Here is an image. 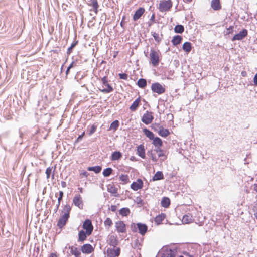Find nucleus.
I'll return each mask as SVG.
<instances>
[{
  "mask_svg": "<svg viewBox=\"0 0 257 257\" xmlns=\"http://www.w3.org/2000/svg\"><path fill=\"white\" fill-rule=\"evenodd\" d=\"M161 57V53L159 50L151 48L149 54L150 63L152 66L156 67L160 63Z\"/></svg>",
  "mask_w": 257,
  "mask_h": 257,
  "instance_id": "1",
  "label": "nucleus"
},
{
  "mask_svg": "<svg viewBox=\"0 0 257 257\" xmlns=\"http://www.w3.org/2000/svg\"><path fill=\"white\" fill-rule=\"evenodd\" d=\"M131 229L133 232H137L138 231L141 235H144L148 230V226L146 224L142 223L139 222L136 224L132 223L131 225Z\"/></svg>",
  "mask_w": 257,
  "mask_h": 257,
  "instance_id": "2",
  "label": "nucleus"
},
{
  "mask_svg": "<svg viewBox=\"0 0 257 257\" xmlns=\"http://www.w3.org/2000/svg\"><path fill=\"white\" fill-rule=\"evenodd\" d=\"M173 6L171 0H161L158 9L161 12H166L170 10Z\"/></svg>",
  "mask_w": 257,
  "mask_h": 257,
  "instance_id": "3",
  "label": "nucleus"
},
{
  "mask_svg": "<svg viewBox=\"0 0 257 257\" xmlns=\"http://www.w3.org/2000/svg\"><path fill=\"white\" fill-rule=\"evenodd\" d=\"M151 89L153 92L157 93L159 95L164 93L166 91L165 86L162 85L159 82L152 83Z\"/></svg>",
  "mask_w": 257,
  "mask_h": 257,
  "instance_id": "4",
  "label": "nucleus"
},
{
  "mask_svg": "<svg viewBox=\"0 0 257 257\" xmlns=\"http://www.w3.org/2000/svg\"><path fill=\"white\" fill-rule=\"evenodd\" d=\"M154 117L152 112L147 111L143 114L141 119L142 121L146 124H149L152 123Z\"/></svg>",
  "mask_w": 257,
  "mask_h": 257,
  "instance_id": "5",
  "label": "nucleus"
},
{
  "mask_svg": "<svg viewBox=\"0 0 257 257\" xmlns=\"http://www.w3.org/2000/svg\"><path fill=\"white\" fill-rule=\"evenodd\" d=\"M82 227L83 229L86 230L88 235H90L93 229V226L92 225L91 221L90 219H86L83 222Z\"/></svg>",
  "mask_w": 257,
  "mask_h": 257,
  "instance_id": "6",
  "label": "nucleus"
},
{
  "mask_svg": "<svg viewBox=\"0 0 257 257\" xmlns=\"http://www.w3.org/2000/svg\"><path fill=\"white\" fill-rule=\"evenodd\" d=\"M161 257H176V251L169 248H163Z\"/></svg>",
  "mask_w": 257,
  "mask_h": 257,
  "instance_id": "7",
  "label": "nucleus"
},
{
  "mask_svg": "<svg viewBox=\"0 0 257 257\" xmlns=\"http://www.w3.org/2000/svg\"><path fill=\"white\" fill-rule=\"evenodd\" d=\"M101 81L103 84L106 86L107 88L100 90L101 92L104 93H108L112 92L113 90L112 87L108 84L107 78L106 76H104L103 78H102Z\"/></svg>",
  "mask_w": 257,
  "mask_h": 257,
  "instance_id": "8",
  "label": "nucleus"
},
{
  "mask_svg": "<svg viewBox=\"0 0 257 257\" xmlns=\"http://www.w3.org/2000/svg\"><path fill=\"white\" fill-rule=\"evenodd\" d=\"M248 34V31L246 29H243L242 31H241L239 33L235 35L231 40L232 41H234L236 40H242L244 38L247 36Z\"/></svg>",
  "mask_w": 257,
  "mask_h": 257,
  "instance_id": "9",
  "label": "nucleus"
},
{
  "mask_svg": "<svg viewBox=\"0 0 257 257\" xmlns=\"http://www.w3.org/2000/svg\"><path fill=\"white\" fill-rule=\"evenodd\" d=\"M143 186V181L141 179H138L136 181H134L131 185V188L134 191H137L142 188Z\"/></svg>",
  "mask_w": 257,
  "mask_h": 257,
  "instance_id": "10",
  "label": "nucleus"
},
{
  "mask_svg": "<svg viewBox=\"0 0 257 257\" xmlns=\"http://www.w3.org/2000/svg\"><path fill=\"white\" fill-rule=\"evenodd\" d=\"M73 203L75 206L78 207L79 209L83 208V203L80 195L78 194L75 196L73 199Z\"/></svg>",
  "mask_w": 257,
  "mask_h": 257,
  "instance_id": "11",
  "label": "nucleus"
},
{
  "mask_svg": "<svg viewBox=\"0 0 257 257\" xmlns=\"http://www.w3.org/2000/svg\"><path fill=\"white\" fill-rule=\"evenodd\" d=\"M115 227L118 233H125L126 232L125 224L122 221L116 222Z\"/></svg>",
  "mask_w": 257,
  "mask_h": 257,
  "instance_id": "12",
  "label": "nucleus"
},
{
  "mask_svg": "<svg viewBox=\"0 0 257 257\" xmlns=\"http://www.w3.org/2000/svg\"><path fill=\"white\" fill-rule=\"evenodd\" d=\"M69 218V215L67 214H64L59 219L57 222V226L60 228H62L66 224Z\"/></svg>",
  "mask_w": 257,
  "mask_h": 257,
  "instance_id": "13",
  "label": "nucleus"
},
{
  "mask_svg": "<svg viewBox=\"0 0 257 257\" xmlns=\"http://www.w3.org/2000/svg\"><path fill=\"white\" fill-rule=\"evenodd\" d=\"M145 9L143 7H140L137 9L133 16L134 21L139 20L145 13Z\"/></svg>",
  "mask_w": 257,
  "mask_h": 257,
  "instance_id": "14",
  "label": "nucleus"
},
{
  "mask_svg": "<svg viewBox=\"0 0 257 257\" xmlns=\"http://www.w3.org/2000/svg\"><path fill=\"white\" fill-rule=\"evenodd\" d=\"M81 249L83 253L86 254H89L94 250V248L92 246L88 243L83 245Z\"/></svg>",
  "mask_w": 257,
  "mask_h": 257,
  "instance_id": "15",
  "label": "nucleus"
},
{
  "mask_svg": "<svg viewBox=\"0 0 257 257\" xmlns=\"http://www.w3.org/2000/svg\"><path fill=\"white\" fill-rule=\"evenodd\" d=\"M137 154L142 159H145L146 153L145 147L143 144H141L137 147Z\"/></svg>",
  "mask_w": 257,
  "mask_h": 257,
  "instance_id": "16",
  "label": "nucleus"
},
{
  "mask_svg": "<svg viewBox=\"0 0 257 257\" xmlns=\"http://www.w3.org/2000/svg\"><path fill=\"white\" fill-rule=\"evenodd\" d=\"M140 102L141 98L139 96L133 102L132 105L130 106V110L132 112L135 111L139 107V106L140 105Z\"/></svg>",
  "mask_w": 257,
  "mask_h": 257,
  "instance_id": "17",
  "label": "nucleus"
},
{
  "mask_svg": "<svg viewBox=\"0 0 257 257\" xmlns=\"http://www.w3.org/2000/svg\"><path fill=\"white\" fill-rule=\"evenodd\" d=\"M211 7L215 11L219 10L221 9V5L220 0H212Z\"/></svg>",
  "mask_w": 257,
  "mask_h": 257,
  "instance_id": "18",
  "label": "nucleus"
},
{
  "mask_svg": "<svg viewBox=\"0 0 257 257\" xmlns=\"http://www.w3.org/2000/svg\"><path fill=\"white\" fill-rule=\"evenodd\" d=\"M109 241L110 245L113 247H116L118 245V241L116 236L111 235L109 237Z\"/></svg>",
  "mask_w": 257,
  "mask_h": 257,
  "instance_id": "19",
  "label": "nucleus"
},
{
  "mask_svg": "<svg viewBox=\"0 0 257 257\" xmlns=\"http://www.w3.org/2000/svg\"><path fill=\"white\" fill-rule=\"evenodd\" d=\"M107 252L110 257H117L119 255L120 252V249L117 248L116 249H107Z\"/></svg>",
  "mask_w": 257,
  "mask_h": 257,
  "instance_id": "20",
  "label": "nucleus"
},
{
  "mask_svg": "<svg viewBox=\"0 0 257 257\" xmlns=\"http://www.w3.org/2000/svg\"><path fill=\"white\" fill-rule=\"evenodd\" d=\"M152 140L153 141L152 144L155 147L159 148L162 146L163 142L160 138L156 137H154Z\"/></svg>",
  "mask_w": 257,
  "mask_h": 257,
  "instance_id": "21",
  "label": "nucleus"
},
{
  "mask_svg": "<svg viewBox=\"0 0 257 257\" xmlns=\"http://www.w3.org/2000/svg\"><path fill=\"white\" fill-rule=\"evenodd\" d=\"M87 233L86 231H84L82 230L78 233V241L80 242H83L86 240L87 237Z\"/></svg>",
  "mask_w": 257,
  "mask_h": 257,
  "instance_id": "22",
  "label": "nucleus"
},
{
  "mask_svg": "<svg viewBox=\"0 0 257 257\" xmlns=\"http://www.w3.org/2000/svg\"><path fill=\"white\" fill-rule=\"evenodd\" d=\"M69 248L70 249V252L72 254L74 255L75 257H79L81 254V252L78 249L77 247L73 246H70Z\"/></svg>",
  "mask_w": 257,
  "mask_h": 257,
  "instance_id": "23",
  "label": "nucleus"
},
{
  "mask_svg": "<svg viewBox=\"0 0 257 257\" xmlns=\"http://www.w3.org/2000/svg\"><path fill=\"white\" fill-rule=\"evenodd\" d=\"M158 134L163 137H166L170 135V132L167 128L161 127L158 132Z\"/></svg>",
  "mask_w": 257,
  "mask_h": 257,
  "instance_id": "24",
  "label": "nucleus"
},
{
  "mask_svg": "<svg viewBox=\"0 0 257 257\" xmlns=\"http://www.w3.org/2000/svg\"><path fill=\"white\" fill-rule=\"evenodd\" d=\"M182 49L186 53H189L192 49L191 43L189 42H185L183 44Z\"/></svg>",
  "mask_w": 257,
  "mask_h": 257,
  "instance_id": "25",
  "label": "nucleus"
},
{
  "mask_svg": "<svg viewBox=\"0 0 257 257\" xmlns=\"http://www.w3.org/2000/svg\"><path fill=\"white\" fill-rule=\"evenodd\" d=\"M192 220V216L190 214H187L183 216L182 222L183 223L188 224L190 223Z\"/></svg>",
  "mask_w": 257,
  "mask_h": 257,
  "instance_id": "26",
  "label": "nucleus"
},
{
  "mask_svg": "<svg viewBox=\"0 0 257 257\" xmlns=\"http://www.w3.org/2000/svg\"><path fill=\"white\" fill-rule=\"evenodd\" d=\"M107 191L114 196H116V194L117 193V189L114 185L109 184L107 186Z\"/></svg>",
  "mask_w": 257,
  "mask_h": 257,
  "instance_id": "27",
  "label": "nucleus"
},
{
  "mask_svg": "<svg viewBox=\"0 0 257 257\" xmlns=\"http://www.w3.org/2000/svg\"><path fill=\"white\" fill-rule=\"evenodd\" d=\"M182 38L179 35H176L173 37L171 42L173 45L176 46L181 43Z\"/></svg>",
  "mask_w": 257,
  "mask_h": 257,
  "instance_id": "28",
  "label": "nucleus"
},
{
  "mask_svg": "<svg viewBox=\"0 0 257 257\" xmlns=\"http://www.w3.org/2000/svg\"><path fill=\"white\" fill-rule=\"evenodd\" d=\"M164 179V175L161 171H157L154 176L152 178V180L153 181H157V180H160Z\"/></svg>",
  "mask_w": 257,
  "mask_h": 257,
  "instance_id": "29",
  "label": "nucleus"
},
{
  "mask_svg": "<svg viewBox=\"0 0 257 257\" xmlns=\"http://www.w3.org/2000/svg\"><path fill=\"white\" fill-rule=\"evenodd\" d=\"M165 215L164 213H161L156 216L155 218L154 221L157 225L161 224L162 221L164 219Z\"/></svg>",
  "mask_w": 257,
  "mask_h": 257,
  "instance_id": "30",
  "label": "nucleus"
},
{
  "mask_svg": "<svg viewBox=\"0 0 257 257\" xmlns=\"http://www.w3.org/2000/svg\"><path fill=\"white\" fill-rule=\"evenodd\" d=\"M161 206L163 207L167 208L170 204V200L169 198L167 197H164L162 198L161 201Z\"/></svg>",
  "mask_w": 257,
  "mask_h": 257,
  "instance_id": "31",
  "label": "nucleus"
},
{
  "mask_svg": "<svg viewBox=\"0 0 257 257\" xmlns=\"http://www.w3.org/2000/svg\"><path fill=\"white\" fill-rule=\"evenodd\" d=\"M143 131L146 137H147L150 140H152L155 137V135L153 133L147 128H144Z\"/></svg>",
  "mask_w": 257,
  "mask_h": 257,
  "instance_id": "32",
  "label": "nucleus"
},
{
  "mask_svg": "<svg viewBox=\"0 0 257 257\" xmlns=\"http://www.w3.org/2000/svg\"><path fill=\"white\" fill-rule=\"evenodd\" d=\"M157 155L161 160H165L167 159L166 152L162 150L159 149L157 151Z\"/></svg>",
  "mask_w": 257,
  "mask_h": 257,
  "instance_id": "33",
  "label": "nucleus"
},
{
  "mask_svg": "<svg viewBox=\"0 0 257 257\" xmlns=\"http://www.w3.org/2000/svg\"><path fill=\"white\" fill-rule=\"evenodd\" d=\"M102 168L100 166H95L92 167H88L87 170L89 171H93L95 173L97 174L101 172Z\"/></svg>",
  "mask_w": 257,
  "mask_h": 257,
  "instance_id": "34",
  "label": "nucleus"
},
{
  "mask_svg": "<svg viewBox=\"0 0 257 257\" xmlns=\"http://www.w3.org/2000/svg\"><path fill=\"white\" fill-rule=\"evenodd\" d=\"M130 212V209L127 207H123L119 210V214L122 216H127Z\"/></svg>",
  "mask_w": 257,
  "mask_h": 257,
  "instance_id": "35",
  "label": "nucleus"
},
{
  "mask_svg": "<svg viewBox=\"0 0 257 257\" xmlns=\"http://www.w3.org/2000/svg\"><path fill=\"white\" fill-rule=\"evenodd\" d=\"M138 86L141 88H144L147 86V81L143 78L139 79L137 82Z\"/></svg>",
  "mask_w": 257,
  "mask_h": 257,
  "instance_id": "36",
  "label": "nucleus"
},
{
  "mask_svg": "<svg viewBox=\"0 0 257 257\" xmlns=\"http://www.w3.org/2000/svg\"><path fill=\"white\" fill-rule=\"evenodd\" d=\"M119 126V121L117 120H114L113 121L109 127L110 130H113L114 131H115Z\"/></svg>",
  "mask_w": 257,
  "mask_h": 257,
  "instance_id": "37",
  "label": "nucleus"
},
{
  "mask_svg": "<svg viewBox=\"0 0 257 257\" xmlns=\"http://www.w3.org/2000/svg\"><path fill=\"white\" fill-rule=\"evenodd\" d=\"M122 155L121 153L119 151H116L113 153L111 156V159L113 160H117L120 159Z\"/></svg>",
  "mask_w": 257,
  "mask_h": 257,
  "instance_id": "38",
  "label": "nucleus"
},
{
  "mask_svg": "<svg viewBox=\"0 0 257 257\" xmlns=\"http://www.w3.org/2000/svg\"><path fill=\"white\" fill-rule=\"evenodd\" d=\"M90 5L93 7L95 13L97 14L98 13V9L99 7V5L98 4L97 1L92 0L91 4Z\"/></svg>",
  "mask_w": 257,
  "mask_h": 257,
  "instance_id": "39",
  "label": "nucleus"
},
{
  "mask_svg": "<svg viewBox=\"0 0 257 257\" xmlns=\"http://www.w3.org/2000/svg\"><path fill=\"white\" fill-rule=\"evenodd\" d=\"M112 172L113 169L111 168L108 167L103 170L102 174L104 177H108L112 174Z\"/></svg>",
  "mask_w": 257,
  "mask_h": 257,
  "instance_id": "40",
  "label": "nucleus"
},
{
  "mask_svg": "<svg viewBox=\"0 0 257 257\" xmlns=\"http://www.w3.org/2000/svg\"><path fill=\"white\" fill-rule=\"evenodd\" d=\"M174 31L177 33H182L184 31V28L183 25H178L175 27Z\"/></svg>",
  "mask_w": 257,
  "mask_h": 257,
  "instance_id": "41",
  "label": "nucleus"
},
{
  "mask_svg": "<svg viewBox=\"0 0 257 257\" xmlns=\"http://www.w3.org/2000/svg\"><path fill=\"white\" fill-rule=\"evenodd\" d=\"M182 253L186 257H195L196 256V253L194 251H190L189 252L187 251H183Z\"/></svg>",
  "mask_w": 257,
  "mask_h": 257,
  "instance_id": "42",
  "label": "nucleus"
},
{
  "mask_svg": "<svg viewBox=\"0 0 257 257\" xmlns=\"http://www.w3.org/2000/svg\"><path fill=\"white\" fill-rule=\"evenodd\" d=\"M71 208L68 204H66L63 209L62 212H64V214H67L68 215H69L70 212L71 211Z\"/></svg>",
  "mask_w": 257,
  "mask_h": 257,
  "instance_id": "43",
  "label": "nucleus"
},
{
  "mask_svg": "<svg viewBox=\"0 0 257 257\" xmlns=\"http://www.w3.org/2000/svg\"><path fill=\"white\" fill-rule=\"evenodd\" d=\"M135 202L139 205V207L143 206L144 204V201L140 197H137L135 200Z\"/></svg>",
  "mask_w": 257,
  "mask_h": 257,
  "instance_id": "44",
  "label": "nucleus"
},
{
  "mask_svg": "<svg viewBox=\"0 0 257 257\" xmlns=\"http://www.w3.org/2000/svg\"><path fill=\"white\" fill-rule=\"evenodd\" d=\"M141 246L142 244L139 242V240L138 239H136V240L135 241L134 248L135 249L140 250L141 248Z\"/></svg>",
  "mask_w": 257,
  "mask_h": 257,
  "instance_id": "45",
  "label": "nucleus"
},
{
  "mask_svg": "<svg viewBox=\"0 0 257 257\" xmlns=\"http://www.w3.org/2000/svg\"><path fill=\"white\" fill-rule=\"evenodd\" d=\"M104 224L105 226L110 227L112 225V221L110 218H107L104 222Z\"/></svg>",
  "mask_w": 257,
  "mask_h": 257,
  "instance_id": "46",
  "label": "nucleus"
},
{
  "mask_svg": "<svg viewBox=\"0 0 257 257\" xmlns=\"http://www.w3.org/2000/svg\"><path fill=\"white\" fill-rule=\"evenodd\" d=\"M152 36H153L155 40L157 42H160L161 40V38L159 36V35L156 33V32H154L152 34Z\"/></svg>",
  "mask_w": 257,
  "mask_h": 257,
  "instance_id": "47",
  "label": "nucleus"
},
{
  "mask_svg": "<svg viewBox=\"0 0 257 257\" xmlns=\"http://www.w3.org/2000/svg\"><path fill=\"white\" fill-rule=\"evenodd\" d=\"M97 129V126L95 124H93L91 125L90 131L89 132V135L91 136L96 131Z\"/></svg>",
  "mask_w": 257,
  "mask_h": 257,
  "instance_id": "48",
  "label": "nucleus"
},
{
  "mask_svg": "<svg viewBox=\"0 0 257 257\" xmlns=\"http://www.w3.org/2000/svg\"><path fill=\"white\" fill-rule=\"evenodd\" d=\"M155 22V14H153L150 19V22L149 23V26H150Z\"/></svg>",
  "mask_w": 257,
  "mask_h": 257,
  "instance_id": "49",
  "label": "nucleus"
},
{
  "mask_svg": "<svg viewBox=\"0 0 257 257\" xmlns=\"http://www.w3.org/2000/svg\"><path fill=\"white\" fill-rule=\"evenodd\" d=\"M51 171H52V168L51 167H49L46 169L45 173L46 174L47 178H48V179L49 178L50 174L51 173Z\"/></svg>",
  "mask_w": 257,
  "mask_h": 257,
  "instance_id": "50",
  "label": "nucleus"
},
{
  "mask_svg": "<svg viewBox=\"0 0 257 257\" xmlns=\"http://www.w3.org/2000/svg\"><path fill=\"white\" fill-rule=\"evenodd\" d=\"M119 76L120 79L123 80H127L128 78V75L126 73H120L119 74Z\"/></svg>",
  "mask_w": 257,
  "mask_h": 257,
  "instance_id": "51",
  "label": "nucleus"
},
{
  "mask_svg": "<svg viewBox=\"0 0 257 257\" xmlns=\"http://www.w3.org/2000/svg\"><path fill=\"white\" fill-rule=\"evenodd\" d=\"M59 193V196L58 198V202H59V204H60V202H61V200H62V198H63V197L64 195V193L62 191H60Z\"/></svg>",
  "mask_w": 257,
  "mask_h": 257,
  "instance_id": "52",
  "label": "nucleus"
},
{
  "mask_svg": "<svg viewBox=\"0 0 257 257\" xmlns=\"http://www.w3.org/2000/svg\"><path fill=\"white\" fill-rule=\"evenodd\" d=\"M233 29L234 27L233 26H230L227 29L226 34L229 35L230 34H232L233 33Z\"/></svg>",
  "mask_w": 257,
  "mask_h": 257,
  "instance_id": "53",
  "label": "nucleus"
},
{
  "mask_svg": "<svg viewBox=\"0 0 257 257\" xmlns=\"http://www.w3.org/2000/svg\"><path fill=\"white\" fill-rule=\"evenodd\" d=\"M253 211L254 212V215L257 219V204L254 205L253 207Z\"/></svg>",
  "mask_w": 257,
  "mask_h": 257,
  "instance_id": "54",
  "label": "nucleus"
},
{
  "mask_svg": "<svg viewBox=\"0 0 257 257\" xmlns=\"http://www.w3.org/2000/svg\"><path fill=\"white\" fill-rule=\"evenodd\" d=\"M76 43H72L71 46L68 49L67 53L70 54L71 52L72 49L75 46Z\"/></svg>",
  "mask_w": 257,
  "mask_h": 257,
  "instance_id": "55",
  "label": "nucleus"
},
{
  "mask_svg": "<svg viewBox=\"0 0 257 257\" xmlns=\"http://www.w3.org/2000/svg\"><path fill=\"white\" fill-rule=\"evenodd\" d=\"M120 179L122 181L126 182V181H127V179H128V178H127V176L123 175H121L120 176Z\"/></svg>",
  "mask_w": 257,
  "mask_h": 257,
  "instance_id": "56",
  "label": "nucleus"
},
{
  "mask_svg": "<svg viewBox=\"0 0 257 257\" xmlns=\"http://www.w3.org/2000/svg\"><path fill=\"white\" fill-rule=\"evenodd\" d=\"M109 209L111 210L112 212H115L117 210V206L115 205H112Z\"/></svg>",
  "mask_w": 257,
  "mask_h": 257,
  "instance_id": "57",
  "label": "nucleus"
},
{
  "mask_svg": "<svg viewBox=\"0 0 257 257\" xmlns=\"http://www.w3.org/2000/svg\"><path fill=\"white\" fill-rule=\"evenodd\" d=\"M125 16H123V17L122 18V20H121V21L120 22V26L122 27H123L124 24H125Z\"/></svg>",
  "mask_w": 257,
  "mask_h": 257,
  "instance_id": "58",
  "label": "nucleus"
},
{
  "mask_svg": "<svg viewBox=\"0 0 257 257\" xmlns=\"http://www.w3.org/2000/svg\"><path fill=\"white\" fill-rule=\"evenodd\" d=\"M84 135H85V132H83L82 133V134L79 135L78 136V137L77 138V141H78L79 140H81Z\"/></svg>",
  "mask_w": 257,
  "mask_h": 257,
  "instance_id": "59",
  "label": "nucleus"
},
{
  "mask_svg": "<svg viewBox=\"0 0 257 257\" xmlns=\"http://www.w3.org/2000/svg\"><path fill=\"white\" fill-rule=\"evenodd\" d=\"M88 175L89 173L85 171H84L81 173V175L84 176L86 177L88 176Z\"/></svg>",
  "mask_w": 257,
  "mask_h": 257,
  "instance_id": "60",
  "label": "nucleus"
},
{
  "mask_svg": "<svg viewBox=\"0 0 257 257\" xmlns=\"http://www.w3.org/2000/svg\"><path fill=\"white\" fill-rule=\"evenodd\" d=\"M76 65V63L74 62H72L68 66V68L71 69Z\"/></svg>",
  "mask_w": 257,
  "mask_h": 257,
  "instance_id": "61",
  "label": "nucleus"
},
{
  "mask_svg": "<svg viewBox=\"0 0 257 257\" xmlns=\"http://www.w3.org/2000/svg\"><path fill=\"white\" fill-rule=\"evenodd\" d=\"M253 82H254V85L257 86V73L255 75V76L253 78Z\"/></svg>",
  "mask_w": 257,
  "mask_h": 257,
  "instance_id": "62",
  "label": "nucleus"
},
{
  "mask_svg": "<svg viewBox=\"0 0 257 257\" xmlns=\"http://www.w3.org/2000/svg\"><path fill=\"white\" fill-rule=\"evenodd\" d=\"M61 185L63 188H65L66 187V183L64 181H62L61 182Z\"/></svg>",
  "mask_w": 257,
  "mask_h": 257,
  "instance_id": "63",
  "label": "nucleus"
},
{
  "mask_svg": "<svg viewBox=\"0 0 257 257\" xmlns=\"http://www.w3.org/2000/svg\"><path fill=\"white\" fill-rule=\"evenodd\" d=\"M253 190H254L255 192H257V184H254L253 185Z\"/></svg>",
  "mask_w": 257,
  "mask_h": 257,
  "instance_id": "64",
  "label": "nucleus"
}]
</instances>
